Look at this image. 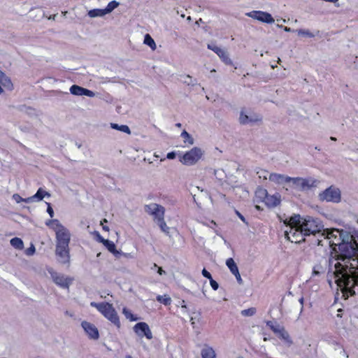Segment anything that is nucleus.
<instances>
[{
    "mask_svg": "<svg viewBox=\"0 0 358 358\" xmlns=\"http://www.w3.org/2000/svg\"><path fill=\"white\" fill-rule=\"evenodd\" d=\"M343 242L338 243V250L329 258V265L334 262V275L338 286L352 287L358 283V243L350 234H345Z\"/></svg>",
    "mask_w": 358,
    "mask_h": 358,
    "instance_id": "f257e3e1",
    "label": "nucleus"
},
{
    "mask_svg": "<svg viewBox=\"0 0 358 358\" xmlns=\"http://www.w3.org/2000/svg\"><path fill=\"white\" fill-rule=\"evenodd\" d=\"M289 222L299 227L300 230L306 236L310 235L316 236L317 234L319 236L323 229L321 222L318 219L310 216L301 217L300 215L295 214L290 217Z\"/></svg>",
    "mask_w": 358,
    "mask_h": 358,
    "instance_id": "f03ea898",
    "label": "nucleus"
},
{
    "mask_svg": "<svg viewBox=\"0 0 358 358\" xmlns=\"http://www.w3.org/2000/svg\"><path fill=\"white\" fill-rule=\"evenodd\" d=\"M90 306L96 308L99 312H101L108 320L115 324L117 327H120L119 317L112 304L106 302H91Z\"/></svg>",
    "mask_w": 358,
    "mask_h": 358,
    "instance_id": "7ed1b4c3",
    "label": "nucleus"
},
{
    "mask_svg": "<svg viewBox=\"0 0 358 358\" xmlns=\"http://www.w3.org/2000/svg\"><path fill=\"white\" fill-rule=\"evenodd\" d=\"M345 234H350L344 230L338 229H322L320 236H322L324 240H328V245L331 247L338 246V243L343 242V238Z\"/></svg>",
    "mask_w": 358,
    "mask_h": 358,
    "instance_id": "20e7f679",
    "label": "nucleus"
},
{
    "mask_svg": "<svg viewBox=\"0 0 358 358\" xmlns=\"http://www.w3.org/2000/svg\"><path fill=\"white\" fill-rule=\"evenodd\" d=\"M291 187L298 191H308L313 187H316L319 181L314 178H303L300 177L292 178L290 180Z\"/></svg>",
    "mask_w": 358,
    "mask_h": 358,
    "instance_id": "39448f33",
    "label": "nucleus"
},
{
    "mask_svg": "<svg viewBox=\"0 0 358 358\" xmlns=\"http://www.w3.org/2000/svg\"><path fill=\"white\" fill-rule=\"evenodd\" d=\"M203 155V151L197 147H194L186 152L180 159V162L186 166H192L197 163Z\"/></svg>",
    "mask_w": 358,
    "mask_h": 358,
    "instance_id": "423d86ee",
    "label": "nucleus"
},
{
    "mask_svg": "<svg viewBox=\"0 0 358 358\" xmlns=\"http://www.w3.org/2000/svg\"><path fill=\"white\" fill-rule=\"evenodd\" d=\"M285 224L290 227L289 231H285V236L288 241L296 243L305 241L304 236H306L303 234V232L300 230L299 227L294 224H291L289 220L288 221L285 220Z\"/></svg>",
    "mask_w": 358,
    "mask_h": 358,
    "instance_id": "0eeeda50",
    "label": "nucleus"
},
{
    "mask_svg": "<svg viewBox=\"0 0 358 358\" xmlns=\"http://www.w3.org/2000/svg\"><path fill=\"white\" fill-rule=\"evenodd\" d=\"M319 198L322 201L339 203L341 199V191L334 186H330L319 194Z\"/></svg>",
    "mask_w": 358,
    "mask_h": 358,
    "instance_id": "6e6552de",
    "label": "nucleus"
},
{
    "mask_svg": "<svg viewBox=\"0 0 358 358\" xmlns=\"http://www.w3.org/2000/svg\"><path fill=\"white\" fill-rule=\"evenodd\" d=\"M56 233V245L68 247L71 240V234L69 230L63 225L59 229L53 227Z\"/></svg>",
    "mask_w": 358,
    "mask_h": 358,
    "instance_id": "1a4fd4ad",
    "label": "nucleus"
},
{
    "mask_svg": "<svg viewBox=\"0 0 358 358\" xmlns=\"http://www.w3.org/2000/svg\"><path fill=\"white\" fill-rule=\"evenodd\" d=\"M245 15L255 20L267 24H272L275 22L272 15L267 12L261 10H252L251 12L247 13Z\"/></svg>",
    "mask_w": 358,
    "mask_h": 358,
    "instance_id": "9d476101",
    "label": "nucleus"
},
{
    "mask_svg": "<svg viewBox=\"0 0 358 358\" xmlns=\"http://www.w3.org/2000/svg\"><path fill=\"white\" fill-rule=\"evenodd\" d=\"M53 282L62 288H69L72 280L70 278H65L64 275L59 274L52 268L48 270Z\"/></svg>",
    "mask_w": 358,
    "mask_h": 358,
    "instance_id": "9b49d317",
    "label": "nucleus"
},
{
    "mask_svg": "<svg viewBox=\"0 0 358 358\" xmlns=\"http://www.w3.org/2000/svg\"><path fill=\"white\" fill-rule=\"evenodd\" d=\"M55 255L57 260L62 264H69L70 254L69 247L56 245Z\"/></svg>",
    "mask_w": 358,
    "mask_h": 358,
    "instance_id": "f8f14e48",
    "label": "nucleus"
},
{
    "mask_svg": "<svg viewBox=\"0 0 358 358\" xmlns=\"http://www.w3.org/2000/svg\"><path fill=\"white\" fill-rule=\"evenodd\" d=\"M134 332L140 337L145 336L148 339L152 338V334L148 324L145 322H141L134 327Z\"/></svg>",
    "mask_w": 358,
    "mask_h": 358,
    "instance_id": "ddd939ff",
    "label": "nucleus"
},
{
    "mask_svg": "<svg viewBox=\"0 0 358 358\" xmlns=\"http://www.w3.org/2000/svg\"><path fill=\"white\" fill-rule=\"evenodd\" d=\"M207 48L216 53L222 61L227 65H232V60L229 58L228 52L213 44H208Z\"/></svg>",
    "mask_w": 358,
    "mask_h": 358,
    "instance_id": "4468645a",
    "label": "nucleus"
},
{
    "mask_svg": "<svg viewBox=\"0 0 358 358\" xmlns=\"http://www.w3.org/2000/svg\"><path fill=\"white\" fill-rule=\"evenodd\" d=\"M81 326L90 339L97 340L99 337L98 329L92 323L83 321Z\"/></svg>",
    "mask_w": 358,
    "mask_h": 358,
    "instance_id": "2eb2a0df",
    "label": "nucleus"
},
{
    "mask_svg": "<svg viewBox=\"0 0 358 358\" xmlns=\"http://www.w3.org/2000/svg\"><path fill=\"white\" fill-rule=\"evenodd\" d=\"M70 92L76 96H87L89 97H94L95 96L94 92L76 85H73L70 87Z\"/></svg>",
    "mask_w": 358,
    "mask_h": 358,
    "instance_id": "dca6fc26",
    "label": "nucleus"
},
{
    "mask_svg": "<svg viewBox=\"0 0 358 358\" xmlns=\"http://www.w3.org/2000/svg\"><path fill=\"white\" fill-rule=\"evenodd\" d=\"M268 179L277 184L283 185L285 183H290L291 177L279 173H270Z\"/></svg>",
    "mask_w": 358,
    "mask_h": 358,
    "instance_id": "f3484780",
    "label": "nucleus"
},
{
    "mask_svg": "<svg viewBox=\"0 0 358 358\" xmlns=\"http://www.w3.org/2000/svg\"><path fill=\"white\" fill-rule=\"evenodd\" d=\"M264 203L268 207H275L280 203V196L279 194L269 195L264 198Z\"/></svg>",
    "mask_w": 358,
    "mask_h": 358,
    "instance_id": "a211bd4d",
    "label": "nucleus"
},
{
    "mask_svg": "<svg viewBox=\"0 0 358 358\" xmlns=\"http://www.w3.org/2000/svg\"><path fill=\"white\" fill-rule=\"evenodd\" d=\"M0 83L8 90H13V89L11 80L1 71H0Z\"/></svg>",
    "mask_w": 358,
    "mask_h": 358,
    "instance_id": "6ab92c4d",
    "label": "nucleus"
},
{
    "mask_svg": "<svg viewBox=\"0 0 358 358\" xmlns=\"http://www.w3.org/2000/svg\"><path fill=\"white\" fill-rule=\"evenodd\" d=\"M201 355L202 358H216V354L213 348L208 345H205L201 350Z\"/></svg>",
    "mask_w": 358,
    "mask_h": 358,
    "instance_id": "aec40b11",
    "label": "nucleus"
},
{
    "mask_svg": "<svg viewBox=\"0 0 358 358\" xmlns=\"http://www.w3.org/2000/svg\"><path fill=\"white\" fill-rule=\"evenodd\" d=\"M260 119H259L257 117L255 118V117H250V116L245 115L243 112L241 113L240 117H239L240 123L242 124H247L249 122H257V121H258Z\"/></svg>",
    "mask_w": 358,
    "mask_h": 358,
    "instance_id": "412c9836",
    "label": "nucleus"
},
{
    "mask_svg": "<svg viewBox=\"0 0 358 358\" xmlns=\"http://www.w3.org/2000/svg\"><path fill=\"white\" fill-rule=\"evenodd\" d=\"M50 194L44 190L43 188L40 187L36 193L34 195L36 201H42L45 196L50 197Z\"/></svg>",
    "mask_w": 358,
    "mask_h": 358,
    "instance_id": "4be33fe9",
    "label": "nucleus"
},
{
    "mask_svg": "<svg viewBox=\"0 0 358 358\" xmlns=\"http://www.w3.org/2000/svg\"><path fill=\"white\" fill-rule=\"evenodd\" d=\"M103 245L106 247V248L113 253L115 256H117V255L120 254L119 251L116 250V247L115 243L109 240L104 241Z\"/></svg>",
    "mask_w": 358,
    "mask_h": 358,
    "instance_id": "5701e85b",
    "label": "nucleus"
},
{
    "mask_svg": "<svg viewBox=\"0 0 358 358\" xmlns=\"http://www.w3.org/2000/svg\"><path fill=\"white\" fill-rule=\"evenodd\" d=\"M279 338L284 340L289 345L293 343L288 332L283 327L281 331L277 334Z\"/></svg>",
    "mask_w": 358,
    "mask_h": 358,
    "instance_id": "b1692460",
    "label": "nucleus"
},
{
    "mask_svg": "<svg viewBox=\"0 0 358 358\" xmlns=\"http://www.w3.org/2000/svg\"><path fill=\"white\" fill-rule=\"evenodd\" d=\"M164 212H165V208L162 206L159 205L158 209L155 210L151 214V215H152L154 217L155 220H156V222H157L158 220L162 219V217H164Z\"/></svg>",
    "mask_w": 358,
    "mask_h": 358,
    "instance_id": "393cba45",
    "label": "nucleus"
},
{
    "mask_svg": "<svg viewBox=\"0 0 358 358\" xmlns=\"http://www.w3.org/2000/svg\"><path fill=\"white\" fill-rule=\"evenodd\" d=\"M226 265L227 266V267L229 268L232 274H234L236 273H238V271H239L236 262L232 258H229L227 259Z\"/></svg>",
    "mask_w": 358,
    "mask_h": 358,
    "instance_id": "a878e982",
    "label": "nucleus"
},
{
    "mask_svg": "<svg viewBox=\"0 0 358 358\" xmlns=\"http://www.w3.org/2000/svg\"><path fill=\"white\" fill-rule=\"evenodd\" d=\"M105 15H106V12L105 11V9L96 8V9L90 10L88 12V15L90 17H102Z\"/></svg>",
    "mask_w": 358,
    "mask_h": 358,
    "instance_id": "bb28decb",
    "label": "nucleus"
},
{
    "mask_svg": "<svg viewBox=\"0 0 358 358\" xmlns=\"http://www.w3.org/2000/svg\"><path fill=\"white\" fill-rule=\"evenodd\" d=\"M143 42L145 45H148L152 50H156V43L149 34L145 35Z\"/></svg>",
    "mask_w": 358,
    "mask_h": 358,
    "instance_id": "cd10ccee",
    "label": "nucleus"
},
{
    "mask_svg": "<svg viewBox=\"0 0 358 358\" xmlns=\"http://www.w3.org/2000/svg\"><path fill=\"white\" fill-rule=\"evenodd\" d=\"M110 127H111V128H113L114 129L119 130V131L124 132L126 134H131V130L127 125H124V124L118 125L116 123H111Z\"/></svg>",
    "mask_w": 358,
    "mask_h": 358,
    "instance_id": "c85d7f7f",
    "label": "nucleus"
},
{
    "mask_svg": "<svg viewBox=\"0 0 358 358\" xmlns=\"http://www.w3.org/2000/svg\"><path fill=\"white\" fill-rule=\"evenodd\" d=\"M10 243L13 248L18 250H21L24 247L23 241L20 238L15 237L10 240Z\"/></svg>",
    "mask_w": 358,
    "mask_h": 358,
    "instance_id": "c756f323",
    "label": "nucleus"
},
{
    "mask_svg": "<svg viewBox=\"0 0 358 358\" xmlns=\"http://www.w3.org/2000/svg\"><path fill=\"white\" fill-rule=\"evenodd\" d=\"M266 325L269 327L270 329L276 334H278L283 328V327L280 326L279 324L272 321H267Z\"/></svg>",
    "mask_w": 358,
    "mask_h": 358,
    "instance_id": "7c9ffc66",
    "label": "nucleus"
},
{
    "mask_svg": "<svg viewBox=\"0 0 358 358\" xmlns=\"http://www.w3.org/2000/svg\"><path fill=\"white\" fill-rule=\"evenodd\" d=\"M181 136L184 138V143H188L189 145H193L194 144V139H193V138L185 130H184L181 133Z\"/></svg>",
    "mask_w": 358,
    "mask_h": 358,
    "instance_id": "2f4dec72",
    "label": "nucleus"
},
{
    "mask_svg": "<svg viewBox=\"0 0 358 358\" xmlns=\"http://www.w3.org/2000/svg\"><path fill=\"white\" fill-rule=\"evenodd\" d=\"M157 223L163 232L166 234L169 233V227L166 225L164 221V217H162V219L158 220L157 221Z\"/></svg>",
    "mask_w": 358,
    "mask_h": 358,
    "instance_id": "473e14b6",
    "label": "nucleus"
},
{
    "mask_svg": "<svg viewBox=\"0 0 358 358\" xmlns=\"http://www.w3.org/2000/svg\"><path fill=\"white\" fill-rule=\"evenodd\" d=\"M158 206L159 204L152 203L148 205H145L144 209L148 214L151 215L155 210L158 209Z\"/></svg>",
    "mask_w": 358,
    "mask_h": 358,
    "instance_id": "72a5a7b5",
    "label": "nucleus"
},
{
    "mask_svg": "<svg viewBox=\"0 0 358 358\" xmlns=\"http://www.w3.org/2000/svg\"><path fill=\"white\" fill-rule=\"evenodd\" d=\"M119 6V3L116 1H110L106 8H105V11L106 12V14L111 13L115 8H117Z\"/></svg>",
    "mask_w": 358,
    "mask_h": 358,
    "instance_id": "f704fd0d",
    "label": "nucleus"
},
{
    "mask_svg": "<svg viewBox=\"0 0 358 358\" xmlns=\"http://www.w3.org/2000/svg\"><path fill=\"white\" fill-rule=\"evenodd\" d=\"M214 175L215 178L219 180H222L226 177L224 171L222 169H215Z\"/></svg>",
    "mask_w": 358,
    "mask_h": 358,
    "instance_id": "c9c22d12",
    "label": "nucleus"
},
{
    "mask_svg": "<svg viewBox=\"0 0 358 358\" xmlns=\"http://www.w3.org/2000/svg\"><path fill=\"white\" fill-rule=\"evenodd\" d=\"M256 313V308H250L248 309L243 310L241 311V315L245 317H250L252 316Z\"/></svg>",
    "mask_w": 358,
    "mask_h": 358,
    "instance_id": "e433bc0d",
    "label": "nucleus"
},
{
    "mask_svg": "<svg viewBox=\"0 0 358 358\" xmlns=\"http://www.w3.org/2000/svg\"><path fill=\"white\" fill-rule=\"evenodd\" d=\"M157 300L159 302L164 303V305H169L171 303V298L169 297V296H166V295H164V296H161V295L157 296Z\"/></svg>",
    "mask_w": 358,
    "mask_h": 358,
    "instance_id": "4c0bfd02",
    "label": "nucleus"
},
{
    "mask_svg": "<svg viewBox=\"0 0 358 358\" xmlns=\"http://www.w3.org/2000/svg\"><path fill=\"white\" fill-rule=\"evenodd\" d=\"M123 314L125 315L127 319H129L130 321H136L138 320L137 317H135L134 315L131 313L129 310L126 308H123Z\"/></svg>",
    "mask_w": 358,
    "mask_h": 358,
    "instance_id": "58836bf2",
    "label": "nucleus"
},
{
    "mask_svg": "<svg viewBox=\"0 0 358 358\" xmlns=\"http://www.w3.org/2000/svg\"><path fill=\"white\" fill-rule=\"evenodd\" d=\"M296 32L299 36H303L309 38H313L315 36V35L313 33L306 29H298L296 30Z\"/></svg>",
    "mask_w": 358,
    "mask_h": 358,
    "instance_id": "ea45409f",
    "label": "nucleus"
},
{
    "mask_svg": "<svg viewBox=\"0 0 358 358\" xmlns=\"http://www.w3.org/2000/svg\"><path fill=\"white\" fill-rule=\"evenodd\" d=\"M313 236L315 238V241L317 243V245L323 246L324 244L328 245V240H324V238L322 236H318V234Z\"/></svg>",
    "mask_w": 358,
    "mask_h": 358,
    "instance_id": "a19ab883",
    "label": "nucleus"
},
{
    "mask_svg": "<svg viewBox=\"0 0 358 358\" xmlns=\"http://www.w3.org/2000/svg\"><path fill=\"white\" fill-rule=\"evenodd\" d=\"M185 80H183V83L188 85L194 86L197 83L196 80H192V76L189 75L185 76Z\"/></svg>",
    "mask_w": 358,
    "mask_h": 358,
    "instance_id": "79ce46f5",
    "label": "nucleus"
},
{
    "mask_svg": "<svg viewBox=\"0 0 358 358\" xmlns=\"http://www.w3.org/2000/svg\"><path fill=\"white\" fill-rule=\"evenodd\" d=\"M256 195L259 196L261 199H263L264 200L265 196L268 195V192L266 189H259L256 192Z\"/></svg>",
    "mask_w": 358,
    "mask_h": 358,
    "instance_id": "37998d69",
    "label": "nucleus"
},
{
    "mask_svg": "<svg viewBox=\"0 0 358 358\" xmlns=\"http://www.w3.org/2000/svg\"><path fill=\"white\" fill-rule=\"evenodd\" d=\"M52 223H56V227L57 228H59V227H62V224L59 222V221L58 220H48L46 222V225L49 226V227H52Z\"/></svg>",
    "mask_w": 358,
    "mask_h": 358,
    "instance_id": "c03bdc74",
    "label": "nucleus"
},
{
    "mask_svg": "<svg viewBox=\"0 0 358 358\" xmlns=\"http://www.w3.org/2000/svg\"><path fill=\"white\" fill-rule=\"evenodd\" d=\"M257 173L259 175V177L261 178H263L264 179H267V176L270 173H268V172L266 170H260V171H258L257 172Z\"/></svg>",
    "mask_w": 358,
    "mask_h": 358,
    "instance_id": "a18cd8bd",
    "label": "nucleus"
},
{
    "mask_svg": "<svg viewBox=\"0 0 358 358\" xmlns=\"http://www.w3.org/2000/svg\"><path fill=\"white\" fill-rule=\"evenodd\" d=\"M47 204V212L51 217L54 216V210L50 203L46 202Z\"/></svg>",
    "mask_w": 358,
    "mask_h": 358,
    "instance_id": "49530a36",
    "label": "nucleus"
},
{
    "mask_svg": "<svg viewBox=\"0 0 358 358\" xmlns=\"http://www.w3.org/2000/svg\"><path fill=\"white\" fill-rule=\"evenodd\" d=\"M210 284L213 290H217L219 287L218 283L213 279H210Z\"/></svg>",
    "mask_w": 358,
    "mask_h": 358,
    "instance_id": "de8ad7c7",
    "label": "nucleus"
},
{
    "mask_svg": "<svg viewBox=\"0 0 358 358\" xmlns=\"http://www.w3.org/2000/svg\"><path fill=\"white\" fill-rule=\"evenodd\" d=\"M35 252V247L31 245L30 248H27L26 250V255H32Z\"/></svg>",
    "mask_w": 358,
    "mask_h": 358,
    "instance_id": "09e8293b",
    "label": "nucleus"
},
{
    "mask_svg": "<svg viewBox=\"0 0 358 358\" xmlns=\"http://www.w3.org/2000/svg\"><path fill=\"white\" fill-rule=\"evenodd\" d=\"M13 198L17 203L23 201V198H22L18 194H14L13 195Z\"/></svg>",
    "mask_w": 358,
    "mask_h": 358,
    "instance_id": "8fccbe9b",
    "label": "nucleus"
},
{
    "mask_svg": "<svg viewBox=\"0 0 358 358\" xmlns=\"http://www.w3.org/2000/svg\"><path fill=\"white\" fill-rule=\"evenodd\" d=\"M202 275L209 280L212 278L211 274L206 268L202 270Z\"/></svg>",
    "mask_w": 358,
    "mask_h": 358,
    "instance_id": "3c124183",
    "label": "nucleus"
},
{
    "mask_svg": "<svg viewBox=\"0 0 358 358\" xmlns=\"http://www.w3.org/2000/svg\"><path fill=\"white\" fill-rule=\"evenodd\" d=\"M234 275H235V277H236V278L237 282H238V284H239V285L243 284V280H242V278H241V275H240V273H239V271H238V273H234Z\"/></svg>",
    "mask_w": 358,
    "mask_h": 358,
    "instance_id": "603ef678",
    "label": "nucleus"
},
{
    "mask_svg": "<svg viewBox=\"0 0 358 358\" xmlns=\"http://www.w3.org/2000/svg\"><path fill=\"white\" fill-rule=\"evenodd\" d=\"M23 201L25 202V203H31V202H34L36 201H35L34 196L33 195V196H29L28 198L23 199Z\"/></svg>",
    "mask_w": 358,
    "mask_h": 358,
    "instance_id": "864d4df0",
    "label": "nucleus"
},
{
    "mask_svg": "<svg viewBox=\"0 0 358 358\" xmlns=\"http://www.w3.org/2000/svg\"><path fill=\"white\" fill-rule=\"evenodd\" d=\"M176 154L175 152H169L166 155V157L169 159H173L176 158Z\"/></svg>",
    "mask_w": 358,
    "mask_h": 358,
    "instance_id": "5fc2aeb1",
    "label": "nucleus"
},
{
    "mask_svg": "<svg viewBox=\"0 0 358 358\" xmlns=\"http://www.w3.org/2000/svg\"><path fill=\"white\" fill-rule=\"evenodd\" d=\"M236 214L243 222L248 224V222H246L245 217L239 212L236 211Z\"/></svg>",
    "mask_w": 358,
    "mask_h": 358,
    "instance_id": "6e6d98bb",
    "label": "nucleus"
},
{
    "mask_svg": "<svg viewBox=\"0 0 358 358\" xmlns=\"http://www.w3.org/2000/svg\"><path fill=\"white\" fill-rule=\"evenodd\" d=\"M108 239H104L102 236H101L98 234V241L103 244L104 241H107Z\"/></svg>",
    "mask_w": 358,
    "mask_h": 358,
    "instance_id": "4d7b16f0",
    "label": "nucleus"
},
{
    "mask_svg": "<svg viewBox=\"0 0 358 358\" xmlns=\"http://www.w3.org/2000/svg\"><path fill=\"white\" fill-rule=\"evenodd\" d=\"M299 303H301V311H302V310H303V302H304V299H303V297H301V299H299Z\"/></svg>",
    "mask_w": 358,
    "mask_h": 358,
    "instance_id": "13d9d810",
    "label": "nucleus"
},
{
    "mask_svg": "<svg viewBox=\"0 0 358 358\" xmlns=\"http://www.w3.org/2000/svg\"><path fill=\"white\" fill-rule=\"evenodd\" d=\"M157 272L161 275H163L164 273H165V271L161 267L158 268V271Z\"/></svg>",
    "mask_w": 358,
    "mask_h": 358,
    "instance_id": "bf43d9fd",
    "label": "nucleus"
},
{
    "mask_svg": "<svg viewBox=\"0 0 358 358\" xmlns=\"http://www.w3.org/2000/svg\"><path fill=\"white\" fill-rule=\"evenodd\" d=\"M283 29H284V31H286V32H291V31H293V30H292V29H291V28L287 27H283Z\"/></svg>",
    "mask_w": 358,
    "mask_h": 358,
    "instance_id": "052dcab7",
    "label": "nucleus"
},
{
    "mask_svg": "<svg viewBox=\"0 0 358 358\" xmlns=\"http://www.w3.org/2000/svg\"><path fill=\"white\" fill-rule=\"evenodd\" d=\"M342 352L343 353V355L348 358V355L346 353V352L345 351V350L343 348H342Z\"/></svg>",
    "mask_w": 358,
    "mask_h": 358,
    "instance_id": "680f3d73",
    "label": "nucleus"
},
{
    "mask_svg": "<svg viewBox=\"0 0 358 358\" xmlns=\"http://www.w3.org/2000/svg\"><path fill=\"white\" fill-rule=\"evenodd\" d=\"M181 307L182 308H187V306H186V305L185 303V301H182Z\"/></svg>",
    "mask_w": 358,
    "mask_h": 358,
    "instance_id": "e2e57ef3",
    "label": "nucleus"
},
{
    "mask_svg": "<svg viewBox=\"0 0 358 358\" xmlns=\"http://www.w3.org/2000/svg\"><path fill=\"white\" fill-rule=\"evenodd\" d=\"M190 322H191V324L194 326L195 322H194V318L192 317L190 318Z\"/></svg>",
    "mask_w": 358,
    "mask_h": 358,
    "instance_id": "0e129e2a",
    "label": "nucleus"
},
{
    "mask_svg": "<svg viewBox=\"0 0 358 358\" xmlns=\"http://www.w3.org/2000/svg\"><path fill=\"white\" fill-rule=\"evenodd\" d=\"M56 16H57V15H53L52 16H50L49 17V20H55Z\"/></svg>",
    "mask_w": 358,
    "mask_h": 358,
    "instance_id": "69168bd1",
    "label": "nucleus"
},
{
    "mask_svg": "<svg viewBox=\"0 0 358 358\" xmlns=\"http://www.w3.org/2000/svg\"><path fill=\"white\" fill-rule=\"evenodd\" d=\"M176 126L177 127H179V128H180V127H181L182 124H181L180 123H177V124H176Z\"/></svg>",
    "mask_w": 358,
    "mask_h": 358,
    "instance_id": "338daca9",
    "label": "nucleus"
},
{
    "mask_svg": "<svg viewBox=\"0 0 358 358\" xmlns=\"http://www.w3.org/2000/svg\"><path fill=\"white\" fill-rule=\"evenodd\" d=\"M320 273L315 270L313 271V274L318 275Z\"/></svg>",
    "mask_w": 358,
    "mask_h": 358,
    "instance_id": "774afa93",
    "label": "nucleus"
}]
</instances>
